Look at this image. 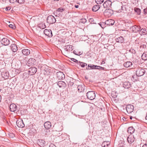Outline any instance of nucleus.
I'll return each mask as SVG.
<instances>
[{
  "mask_svg": "<svg viewBox=\"0 0 147 147\" xmlns=\"http://www.w3.org/2000/svg\"><path fill=\"white\" fill-rule=\"evenodd\" d=\"M99 24L102 28H104V26L106 25L105 22H100Z\"/></svg>",
  "mask_w": 147,
  "mask_h": 147,
  "instance_id": "40",
  "label": "nucleus"
},
{
  "mask_svg": "<svg viewBox=\"0 0 147 147\" xmlns=\"http://www.w3.org/2000/svg\"><path fill=\"white\" fill-rule=\"evenodd\" d=\"M142 147H147V144H144L142 146Z\"/></svg>",
  "mask_w": 147,
  "mask_h": 147,
  "instance_id": "54",
  "label": "nucleus"
},
{
  "mask_svg": "<svg viewBox=\"0 0 147 147\" xmlns=\"http://www.w3.org/2000/svg\"><path fill=\"white\" fill-rule=\"evenodd\" d=\"M11 9L10 7H7L5 8V10L7 11H9Z\"/></svg>",
  "mask_w": 147,
  "mask_h": 147,
  "instance_id": "46",
  "label": "nucleus"
},
{
  "mask_svg": "<svg viewBox=\"0 0 147 147\" xmlns=\"http://www.w3.org/2000/svg\"><path fill=\"white\" fill-rule=\"evenodd\" d=\"M121 9H122V10H124V9H123V8H124V9H125H125L126 8H125V6H124L123 7V6H121Z\"/></svg>",
  "mask_w": 147,
  "mask_h": 147,
  "instance_id": "53",
  "label": "nucleus"
},
{
  "mask_svg": "<svg viewBox=\"0 0 147 147\" xmlns=\"http://www.w3.org/2000/svg\"><path fill=\"white\" fill-rule=\"evenodd\" d=\"M96 67V69H98L100 70H105V67H102L101 66H98Z\"/></svg>",
  "mask_w": 147,
  "mask_h": 147,
  "instance_id": "36",
  "label": "nucleus"
},
{
  "mask_svg": "<svg viewBox=\"0 0 147 147\" xmlns=\"http://www.w3.org/2000/svg\"><path fill=\"white\" fill-rule=\"evenodd\" d=\"M44 34L50 37L53 36L51 30L49 29H45L44 31Z\"/></svg>",
  "mask_w": 147,
  "mask_h": 147,
  "instance_id": "10",
  "label": "nucleus"
},
{
  "mask_svg": "<svg viewBox=\"0 0 147 147\" xmlns=\"http://www.w3.org/2000/svg\"><path fill=\"white\" fill-rule=\"evenodd\" d=\"M57 84L60 88L65 87L66 86L65 83L62 81H59L58 82Z\"/></svg>",
  "mask_w": 147,
  "mask_h": 147,
  "instance_id": "21",
  "label": "nucleus"
},
{
  "mask_svg": "<svg viewBox=\"0 0 147 147\" xmlns=\"http://www.w3.org/2000/svg\"><path fill=\"white\" fill-rule=\"evenodd\" d=\"M23 54L25 55H29L30 53V50L28 49H23L22 50Z\"/></svg>",
  "mask_w": 147,
  "mask_h": 147,
  "instance_id": "22",
  "label": "nucleus"
},
{
  "mask_svg": "<svg viewBox=\"0 0 147 147\" xmlns=\"http://www.w3.org/2000/svg\"><path fill=\"white\" fill-rule=\"evenodd\" d=\"M57 78L59 80H63L65 78L64 74L61 71L58 72L56 73Z\"/></svg>",
  "mask_w": 147,
  "mask_h": 147,
  "instance_id": "6",
  "label": "nucleus"
},
{
  "mask_svg": "<svg viewBox=\"0 0 147 147\" xmlns=\"http://www.w3.org/2000/svg\"><path fill=\"white\" fill-rule=\"evenodd\" d=\"M134 109V107L131 105H128L126 107V110L128 113H130L133 112Z\"/></svg>",
  "mask_w": 147,
  "mask_h": 147,
  "instance_id": "9",
  "label": "nucleus"
},
{
  "mask_svg": "<svg viewBox=\"0 0 147 147\" xmlns=\"http://www.w3.org/2000/svg\"><path fill=\"white\" fill-rule=\"evenodd\" d=\"M86 21H87V20L86 19H84V18L82 19L81 22L84 24V23H85L86 22Z\"/></svg>",
  "mask_w": 147,
  "mask_h": 147,
  "instance_id": "45",
  "label": "nucleus"
},
{
  "mask_svg": "<svg viewBox=\"0 0 147 147\" xmlns=\"http://www.w3.org/2000/svg\"><path fill=\"white\" fill-rule=\"evenodd\" d=\"M106 14L109 16H111L113 13V11L110 9H108L106 10Z\"/></svg>",
  "mask_w": 147,
  "mask_h": 147,
  "instance_id": "31",
  "label": "nucleus"
},
{
  "mask_svg": "<svg viewBox=\"0 0 147 147\" xmlns=\"http://www.w3.org/2000/svg\"><path fill=\"white\" fill-rule=\"evenodd\" d=\"M64 50L67 53H69L74 49L73 46L71 45H66L64 47Z\"/></svg>",
  "mask_w": 147,
  "mask_h": 147,
  "instance_id": "4",
  "label": "nucleus"
},
{
  "mask_svg": "<svg viewBox=\"0 0 147 147\" xmlns=\"http://www.w3.org/2000/svg\"><path fill=\"white\" fill-rule=\"evenodd\" d=\"M62 42H63V43H65V42H64V40H62Z\"/></svg>",
  "mask_w": 147,
  "mask_h": 147,
  "instance_id": "61",
  "label": "nucleus"
},
{
  "mask_svg": "<svg viewBox=\"0 0 147 147\" xmlns=\"http://www.w3.org/2000/svg\"><path fill=\"white\" fill-rule=\"evenodd\" d=\"M127 140L129 143L131 144L134 141L135 138L133 136L130 135L128 137Z\"/></svg>",
  "mask_w": 147,
  "mask_h": 147,
  "instance_id": "17",
  "label": "nucleus"
},
{
  "mask_svg": "<svg viewBox=\"0 0 147 147\" xmlns=\"http://www.w3.org/2000/svg\"><path fill=\"white\" fill-rule=\"evenodd\" d=\"M140 32L143 35L146 34H147V29L146 28H142L141 29Z\"/></svg>",
  "mask_w": 147,
  "mask_h": 147,
  "instance_id": "34",
  "label": "nucleus"
},
{
  "mask_svg": "<svg viewBox=\"0 0 147 147\" xmlns=\"http://www.w3.org/2000/svg\"><path fill=\"white\" fill-rule=\"evenodd\" d=\"M129 51L130 52H133V53H134L135 52V51L133 49H130L129 50Z\"/></svg>",
  "mask_w": 147,
  "mask_h": 147,
  "instance_id": "52",
  "label": "nucleus"
},
{
  "mask_svg": "<svg viewBox=\"0 0 147 147\" xmlns=\"http://www.w3.org/2000/svg\"><path fill=\"white\" fill-rule=\"evenodd\" d=\"M16 1L19 4H22L25 1L24 0H16Z\"/></svg>",
  "mask_w": 147,
  "mask_h": 147,
  "instance_id": "41",
  "label": "nucleus"
},
{
  "mask_svg": "<svg viewBox=\"0 0 147 147\" xmlns=\"http://www.w3.org/2000/svg\"><path fill=\"white\" fill-rule=\"evenodd\" d=\"M9 27L10 28L14 29L15 28V26L12 24H10L9 26Z\"/></svg>",
  "mask_w": 147,
  "mask_h": 147,
  "instance_id": "43",
  "label": "nucleus"
},
{
  "mask_svg": "<svg viewBox=\"0 0 147 147\" xmlns=\"http://www.w3.org/2000/svg\"><path fill=\"white\" fill-rule=\"evenodd\" d=\"M111 4V2L109 1H105L103 3V5L105 8H108L110 6V5Z\"/></svg>",
  "mask_w": 147,
  "mask_h": 147,
  "instance_id": "23",
  "label": "nucleus"
},
{
  "mask_svg": "<svg viewBox=\"0 0 147 147\" xmlns=\"http://www.w3.org/2000/svg\"><path fill=\"white\" fill-rule=\"evenodd\" d=\"M49 147H56V146L55 145L51 144L49 145Z\"/></svg>",
  "mask_w": 147,
  "mask_h": 147,
  "instance_id": "51",
  "label": "nucleus"
},
{
  "mask_svg": "<svg viewBox=\"0 0 147 147\" xmlns=\"http://www.w3.org/2000/svg\"><path fill=\"white\" fill-rule=\"evenodd\" d=\"M10 111L11 112H15L17 110V106L14 104H11L9 107Z\"/></svg>",
  "mask_w": 147,
  "mask_h": 147,
  "instance_id": "12",
  "label": "nucleus"
},
{
  "mask_svg": "<svg viewBox=\"0 0 147 147\" xmlns=\"http://www.w3.org/2000/svg\"><path fill=\"white\" fill-rule=\"evenodd\" d=\"M79 5H75V7L76 8H78V7H79Z\"/></svg>",
  "mask_w": 147,
  "mask_h": 147,
  "instance_id": "55",
  "label": "nucleus"
},
{
  "mask_svg": "<svg viewBox=\"0 0 147 147\" xmlns=\"http://www.w3.org/2000/svg\"><path fill=\"white\" fill-rule=\"evenodd\" d=\"M107 142L106 141L104 142L102 145V147H107L108 146V144H107Z\"/></svg>",
  "mask_w": 147,
  "mask_h": 147,
  "instance_id": "39",
  "label": "nucleus"
},
{
  "mask_svg": "<svg viewBox=\"0 0 147 147\" xmlns=\"http://www.w3.org/2000/svg\"><path fill=\"white\" fill-rule=\"evenodd\" d=\"M1 43L4 45H8L10 43L9 40L7 38H3L1 41Z\"/></svg>",
  "mask_w": 147,
  "mask_h": 147,
  "instance_id": "8",
  "label": "nucleus"
},
{
  "mask_svg": "<svg viewBox=\"0 0 147 147\" xmlns=\"http://www.w3.org/2000/svg\"><path fill=\"white\" fill-rule=\"evenodd\" d=\"M87 98L90 100H93L95 97V94L94 91H90L87 92L86 94Z\"/></svg>",
  "mask_w": 147,
  "mask_h": 147,
  "instance_id": "1",
  "label": "nucleus"
},
{
  "mask_svg": "<svg viewBox=\"0 0 147 147\" xmlns=\"http://www.w3.org/2000/svg\"><path fill=\"white\" fill-rule=\"evenodd\" d=\"M142 59L144 60H147V54L144 53L141 56Z\"/></svg>",
  "mask_w": 147,
  "mask_h": 147,
  "instance_id": "35",
  "label": "nucleus"
},
{
  "mask_svg": "<svg viewBox=\"0 0 147 147\" xmlns=\"http://www.w3.org/2000/svg\"><path fill=\"white\" fill-rule=\"evenodd\" d=\"M142 46H143V48H145L146 47V45H143Z\"/></svg>",
  "mask_w": 147,
  "mask_h": 147,
  "instance_id": "56",
  "label": "nucleus"
},
{
  "mask_svg": "<svg viewBox=\"0 0 147 147\" xmlns=\"http://www.w3.org/2000/svg\"><path fill=\"white\" fill-rule=\"evenodd\" d=\"M111 96H112V97L114 98H116L117 96V94L116 92V94L115 95H113V93H111Z\"/></svg>",
  "mask_w": 147,
  "mask_h": 147,
  "instance_id": "44",
  "label": "nucleus"
},
{
  "mask_svg": "<svg viewBox=\"0 0 147 147\" xmlns=\"http://www.w3.org/2000/svg\"><path fill=\"white\" fill-rule=\"evenodd\" d=\"M106 24L108 26H110L114 25L115 23V21L113 20L109 19L105 22Z\"/></svg>",
  "mask_w": 147,
  "mask_h": 147,
  "instance_id": "14",
  "label": "nucleus"
},
{
  "mask_svg": "<svg viewBox=\"0 0 147 147\" xmlns=\"http://www.w3.org/2000/svg\"><path fill=\"white\" fill-rule=\"evenodd\" d=\"M56 21L55 18L52 15L49 16L47 18V22L50 24H52L55 23Z\"/></svg>",
  "mask_w": 147,
  "mask_h": 147,
  "instance_id": "3",
  "label": "nucleus"
},
{
  "mask_svg": "<svg viewBox=\"0 0 147 147\" xmlns=\"http://www.w3.org/2000/svg\"><path fill=\"white\" fill-rule=\"evenodd\" d=\"M11 49L13 52H16L18 50V47L15 44H12L11 46Z\"/></svg>",
  "mask_w": 147,
  "mask_h": 147,
  "instance_id": "24",
  "label": "nucleus"
},
{
  "mask_svg": "<svg viewBox=\"0 0 147 147\" xmlns=\"http://www.w3.org/2000/svg\"><path fill=\"white\" fill-rule=\"evenodd\" d=\"M78 91L79 92H82L84 91L85 89V86L84 85H80L77 87Z\"/></svg>",
  "mask_w": 147,
  "mask_h": 147,
  "instance_id": "19",
  "label": "nucleus"
},
{
  "mask_svg": "<svg viewBox=\"0 0 147 147\" xmlns=\"http://www.w3.org/2000/svg\"><path fill=\"white\" fill-rule=\"evenodd\" d=\"M71 60L76 63L78 61L77 60L74 58H72Z\"/></svg>",
  "mask_w": 147,
  "mask_h": 147,
  "instance_id": "50",
  "label": "nucleus"
},
{
  "mask_svg": "<svg viewBox=\"0 0 147 147\" xmlns=\"http://www.w3.org/2000/svg\"><path fill=\"white\" fill-rule=\"evenodd\" d=\"M144 14L147 13V8H146L144 10Z\"/></svg>",
  "mask_w": 147,
  "mask_h": 147,
  "instance_id": "47",
  "label": "nucleus"
},
{
  "mask_svg": "<svg viewBox=\"0 0 147 147\" xmlns=\"http://www.w3.org/2000/svg\"><path fill=\"white\" fill-rule=\"evenodd\" d=\"M130 119H132V117H131V116L130 117Z\"/></svg>",
  "mask_w": 147,
  "mask_h": 147,
  "instance_id": "60",
  "label": "nucleus"
},
{
  "mask_svg": "<svg viewBox=\"0 0 147 147\" xmlns=\"http://www.w3.org/2000/svg\"><path fill=\"white\" fill-rule=\"evenodd\" d=\"M100 5H95L92 8V10L94 12H96L100 8Z\"/></svg>",
  "mask_w": 147,
  "mask_h": 147,
  "instance_id": "29",
  "label": "nucleus"
},
{
  "mask_svg": "<svg viewBox=\"0 0 147 147\" xmlns=\"http://www.w3.org/2000/svg\"><path fill=\"white\" fill-rule=\"evenodd\" d=\"M1 75L3 78L6 79L9 77V74L7 71L5 70L1 72Z\"/></svg>",
  "mask_w": 147,
  "mask_h": 147,
  "instance_id": "11",
  "label": "nucleus"
},
{
  "mask_svg": "<svg viewBox=\"0 0 147 147\" xmlns=\"http://www.w3.org/2000/svg\"><path fill=\"white\" fill-rule=\"evenodd\" d=\"M145 72V70L141 68H138L136 71V74L138 77L144 75Z\"/></svg>",
  "mask_w": 147,
  "mask_h": 147,
  "instance_id": "2",
  "label": "nucleus"
},
{
  "mask_svg": "<svg viewBox=\"0 0 147 147\" xmlns=\"http://www.w3.org/2000/svg\"><path fill=\"white\" fill-rule=\"evenodd\" d=\"M38 27L42 29H43L46 27V26L44 23H42L39 24L38 25Z\"/></svg>",
  "mask_w": 147,
  "mask_h": 147,
  "instance_id": "32",
  "label": "nucleus"
},
{
  "mask_svg": "<svg viewBox=\"0 0 147 147\" xmlns=\"http://www.w3.org/2000/svg\"><path fill=\"white\" fill-rule=\"evenodd\" d=\"M95 1L98 4H100L104 2V0H95Z\"/></svg>",
  "mask_w": 147,
  "mask_h": 147,
  "instance_id": "37",
  "label": "nucleus"
},
{
  "mask_svg": "<svg viewBox=\"0 0 147 147\" xmlns=\"http://www.w3.org/2000/svg\"><path fill=\"white\" fill-rule=\"evenodd\" d=\"M44 126L46 129H48L51 126V123L49 121L45 122L44 124Z\"/></svg>",
  "mask_w": 147,
  "mask_h": 147,
  "instance_id": "25",
  "label": "nucleus"
},
{
  "mask_svg": "<svg viewBox=\"0 0 147 147\" xmlns=\"http://www.w3.org/2000/svg\"><path fill=\"white\" fill-rule=\"evenodd\" d=\"M96 67H98L97 65H91L89 64L88 65V67L86 68L87 69L90 70V69H96Z\"/></svg>",
  "mask_w": 147,
  "mask_h": 147,
  "instance_id": "26",
  "label": "nucleus"
},
{
  "mask_svg": "<svg viewBox=\"0 0 147 147\" xmlns=\"http://www.w3.org/2000/svg\"><path fill=\"white\" fill-rule=\"evenodd\" d=\"M37 71V69L35 67H32L29 69L28 72L29 74L32 75L35 74Z\"/></svg>",
  "mask_w": 147,
  "mask_h": 147,
  "instance_id": "15",
  "label": "nucleus"
},
{
  "mask_svg": "<svg viewBox=\"0 0 147 147\" xmlns=\"http://www.w3.org/2000/svg\"><path fill=\"white\" fill-rule=\"evenodd\" d=\"M80 65L82 67H84L85 66H86L87 65V64L86 63H80Z\"/></svg>",
  "mask_w": 147,
  "mask_h": 147,
  "instance_id": "42",
  "label": "nucleus"
},
{
  "mask_svg": "<svg viewBox=\"0 0 147 147\" xmlns=\"http://www.w3.org/2000/svg\"><path fill=\"white\" fill-rule=\"evenodd\" d=\"M26 58L25 59H24V60L25 61H26Z\"/></svg>",
  "mask_w": 147,
  "mask_h": 147,
  "instance_id": "62",
  "label": "nucleus"
},
{
  "mask_svg": "<svg viewBox=\"0 0 147 147\" xmlns=\"http://www.w3.org/2000/svg\"><path fill=\"white\" fill-rule=\"evenodd\" d=\"M115 40L117 42L122 43L124 42V39L123 37L120 36L116 38Z\"/></svg>",
  "mask_w": 147,
  "mask_h": 147,
  "instance_id": "20",
  "label": "nucleus"
},
{
  "mask_svg": "<svg viewBox=\"0 0 147 147\" xmlns=\"http://www.w3.org/2000/svg\"><path fill=\"white\" fill-rule=\"evenodd\" d=\"M123 87L125 88L128 89L131 87V84L129 82H125L123 84Z\"/></svg>",
  "mask_w": 147,
  "mask_h": 147,
  "instance_id": "18",
  "label": "nucleus"
},
{
  "mask_svg": "<svg viewBox=\"0 0 147 147\" xmlns=\"http://www.w3.org/2000/svg\"><path fill=\"white\" fill-rule=\"evenodd\" d=\"M105 63V62L104 61H102V64H104Z\"/></svg>",
  "mask_w": 147,
  "mask_h": 147,
  "instance_id": "58",
  "label": "nucleus"
},
{
  "mask_svg": "<svg viewBox=\"0 0 147 147\" xmlns=\"http://www.w3.org/2000/svg\"><path fill=\"white\" fill-rule=\"evenodd\" d=\"M132 63L130 61H127L123 63V66L125 67H130L132 65Z\"/></svg>",
  "mask_w": 147,
  "mask_h": 147,
  "instance_id": "27",
  "label": "nucleus"
},
{
  "mask_svg": "<svg viewBox=\"0 0 147 147\" xmlns=\"http://www.w3.org/2000/svg\"><path fill=\"white\" fill-rule=\"evenodd\" d=\"M1 95H0V102H1Z\"/></svg>",
  "mask_w": 147,
  "mask_h": 147,
  "instance_id": "59",
  "label": "nucleus"
},
{
  "mask_svg": "<svg viewBox=\"0 0 147 147\" xmlns=\"http://www.w3.org/2000/svg\"><path fill=\"white\" fill-rule=\"evenodd\" d=\"M17 126L19 127H23L24 126V124L22 120H18L16 121Z\"/></svg>",
  "mask_w": 147,
  "mask_h": 147,
  "instance_id": "13",
  "label": "nucleus"
},
{
  "mask_svg": "<svg viewBox=\"0 0 147 147\" xmlns=\"http://www.w3.org/2000/svg\"><path fill=\"white\" fill-rule=\"evenodd\" d=\"M36 63V61L35 59L30 58L28 60L27 64L28 66H33Z\"/></svg>",
  "mask_w": 147,
  "mask_h": 147,
  "instance_id": "7",
  "label": "nucleus"
},
{
  "mask_svg": "<svg viewBox=\"0 0 147 147\" xmlns=\"http://www.w3.org/2000/svg\"><path fill=\"white\" fill-rule=\"evenodd\" d=\"M134 131L135 129L132 127H129L128 129V132L130 134H132Z\"/></svg>",
  "mask_w": 147,
  "mask_h": 147,
  "instance_id": "30",
  "label": "nucleus"
},
{
  "mask_svg": "<svg viewBox=\"0 0 147 147\" xmlns=\"http://www.w3.org/2000/svg\"><path fill=\"white\" fill-rule=\"evenodd\" d=\"M56 131H61L63 129V127L61 125H56L55 126Z\"/></svg>",
  "mask_w": 147,
  "mask_h": 147,
  "instance_id": "28",
  "label": "nucleus"
},
{
  "mask_svg": "<svg viewBox=\"0 0 147 147\" xmlns=\"http://www.w3.org/2000/svg\"><path fill=\"white\" fill-rule=\"evenodd\" d=\"M66 45H69V42H68L67 43H66Z\"/></svg>",
  "mask_w": 147,
  "mask_h": 147,
  "instance_id": "57",
  "label": "nucleus"
},
{
  "mask_svg": "<svg viewBox=\"0 0 147 147\" xmlns=\"http://www.w3.org/2000/svg\"><path fill=\"white\" fill-rule=\"evenodd\" d=\"M135 11L136 12L138 15H140L141 13V10L138 8L135 7L134 8Z\"/></svg>",
  "mask_w": 147,
  "mask_h": 147,
  "instance_id": "33",
  "label": "nucleus"
},
{
  "mask_svg": "<svg viewBox=\"0 0 147 147\" xmlns=\"http://www.w3.org/2000/svg\"><path fill=\"white\" fill-rule=\"evenodd\" d=\"M140 26L135 25L131 27L130 30L131 31L134 32H137L140 30Z\"/></svg>",
  "mask_w": 147,
  "mask_h": 147,
  "instance_id": "5",
  "label": "nucleus"
},
{
  "mask_svg": "<svg viewBox=\"0 0 147 147\" xmlns=\"http://www.w3.org/2000/svg\"><path fill=\"white\" fill-rule=\"evenodd\" d=\"M37 142L38 145L40 147H44L45 146V142L43 140L38 139L37 140Z\"/></svg>",
  "mask_w": 147,
  "mask_h": 147,
  "instance_id": "16",
  "label": "nucleus"
},
{
  "mask_svg": "<svg viewBox=\"0 0 147 147\" xmlns=\"http://www.w3.org/2000/svg\"><path fill=\"white\" fill-rule=\"evenodd\" d=\"M64 10V9L62 7H60L57 9V12H62Z\"/></svg>",
  "mask_w": 147,
  "mask_h": 147,
  "instance_id": "38",
  "label": "nucleus"
},
{
  "mask_svg": "<svg viewBox=\"0 0 147 147\" xmlns=\"http://www.w3.org/2000/svg\"><path fill=\"white\" fill-rule=\"evenodd\" d=\"M73 53L74 54L76 55H78L79 54H80V52H79L78 53L75 50H74L73 51Z\"/></svg>",
  "mask_w": 147,
  "mask_h": 147,
  "instance_id": "49",
  "label": "nucleus"
},
{
  "mask_svg": "<svg viewBox=\"0 0 147 147\" xmlns=\"http://www.w3.org/2000/svg\"><path fill=\"white\" fill-rule=\"evenodd\" d=\"M10 3H14L16 1V0H9Z\"/></svg>",
  "mask_w": 147,
  "mask_h": 147,
  "instance_id": "48",
  "label": "nucleus"
},
{
  "mask_svg": "<svg viewBox=\"0 0 147 147\" xmlns=\"http://www.w3.org/2000/svg\"><path fill=\"white\" fill-rule=\"evenodd\" d=\"M133 76H132V80H133Z\"/></svg>",
  "mask_w": 147,
  "mask_h": 147,
  "instance_id": "63",
  "label": "nucleus"
}]
</instances>
